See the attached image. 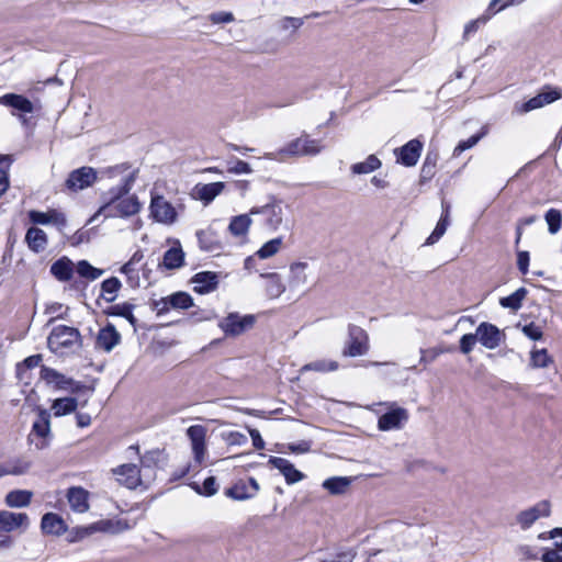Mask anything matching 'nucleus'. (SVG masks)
Wrapping results in <instances>:
<instances>
[{"label":"nucleus","mask_w":562,"mask_h":562,"mask_svg":"<svg viewBox=\"0 0 562 562\" xmlns=\"http://www.w3.org/2000/svg\"><path fill=\"white\" fill-rule=\"evenodd\" d=\"M137 170H133L123 177L122 183L109 191L110 199L104 203L98 211V213L89 220V223L93 221L97 215H103L104 217H128L135 215L140 210V203L135 195L121 199L127 194L132 189Z\"/></svg>","instance_id":"obj_1"},{"label":"nucleus","mask_w":562,"mask_h":562,"mask_svg":"<svg viewBox=\"0 0 562 562\" xmlns=\"http://www.w3.org/2000/svg\"><path fill=\"white\" fill-rule=\"evenodd\" d=\"M321 150L322 146L319 140L310 139L307 135H302L301 137L288 143L278 151L265 154V158L269 160L285 161L289 158L300 156H315L321 153Z\"/></svg>","instance_id":"obj_2"},{"label":"nucleus","mask_w":562,"mask_h":562,"mask_svg":"<svg viewBox=\"0 0 562 562\" xmlns=\"http://www.w3.org/2000/svg\"><path fill=\"white\" fill-rule=\"evenodd\" d=\"M79 340L80 333L77 328L58 325L50 331L47 338V346L53 352H61L64 349H69L77 345Z\"/></svg>","instance_id":"obj_3"},{"label":"nucleus","mask_w":562,"mask_h":562,"mask_svg":"<svg viewBox=\"0 0 562 562\" xmlns=\"http://www.w3.org/2000/svg\"><path fill=\"white\" fill-rule=\"evenodd\" d=\"M562 98V90L559 87L544 86L541 91L521 104H515V111L525 114L530 111L543 108Z\"/></svg>","instance_id":"obj_4"},{"label":"nucleus","mask_w":562,"mask_h":562,"mask_svg":"<svg viewBox=\"0 0 562 562\" xmlns=\"http://www.w3.org/2000/svg\"><path fill=\"white\" fill-rule=\"evenodd\" d=\"M41 379L45 381L46 384L54 385L58 390H70L72 393L91 391L86 385L76 382L71 378H67L66 375L59 373L57 370L46 366L41 367Z\"/></svg>","instance_id":"obj_5"},{"label":"nucleus","mask_w":562,"mask_h":562,"mask_svg":"<svg viewBox=\"0 0 562 562\" xmlns=\"http://www.w3.org/2000/svg\"><path fill=\"white\" fill-rule=\"evenodd\" d=\"M149 211L151 217L161 224L171 225L176 223L178 213L175 206L162 195L151 192Z\"/></svg>","instance_id":"obj_6"},{"label":"nucleus","mask_w":562,"mask_h":562,"mask_svg":"<svg viewBox=\"0 0 562 562\" xmlns=\"http://www.w3.org/2000/svg\"><path fill=\"white\" fill-rule=\"evenodd\" d=\"M368 350V334L361 327L350 324L348 326V340L342 355L345 357H358L366 355Z\"/></svg>","instance_id":"obj_7"},{"label":"nucleus","mask_w":562,"mask_h":562,"mask_svg":"<svg viewBox=\"0 0 562 562\" xmlns=\"http://www.w3.org/2000/svg\"><path fill=\"white\" fill-rule=\"evenodd\" d=\"M255 322L254 315L240 316L238 313H229L220 322L218 326L226 336L236 337L251 328Z\"/></svg>","instance_id":"obj_8"},{"label":"nucleus","mask_w":562,"mask_h":562,"mask_svg":"<svg viewBox=\"0 0 562 562\" xmlns=\"http://www.w3.org/2000/svg\"><path fill=\"white\" fill-rule=\"evenodd\" d=\"M249 214L262 215L263 226L270 232H276L283 222V207L281 202L277 200L260 207H252Z\"/></svg>","instance_id":"obj_9"},{"label":"nucleus","mask_w":562,"mask_h":562,"mask_svg":"<svg viewBox=\"0 0 562 562\" xmlns=\"http://www.w3.org/2000/svg\"><path fill=\"white\" fill-rule=\"evenodd\" d=\"M113 472L122 484L132 490L138 486L147 487L151 483L145 480L143 470L135 464H122Z\"/></svg>","instance_id":"obj_10"},{"label":"nucleus","mask_w":562,"mask_h":562,"mask_svg":"<svg viewBox=\"0 0 562 562\" xmlns=\"http://www.w3.org/2000/svg\"><path fill=\"white\" fill-rule=\"evenodd\" d=\"M551 505L549 501H541L532 507L520 512L516 516V521L522 530L529 529L539 518L549 517Z\"/></svg>","instance_id":"obj_11"},{"label":"nucleus","mask_w":562,"mask_h":562,"mask_svg":"<svg viewBox=\"0 0 562 562\" xmlns=\"http://www.w3.org/2000/svg\"><path fill=\"white\" fill-rule=\"evenodd\" d=\"M133 527L126 519H108V520H100L95 524H92L88 527H82L79 529L78 533L80 537L89 536L95 531H103L109 532L112 535L123 532L125 530H128Z\"/></svg>","instance_id":"obj_12"},{"label":"nucleus","mask_w":562,"mask_h":562,"mask_svg":"<svg viewBox=\"0 0 562 562\" xmlns=\"http://www.w3.org/2000/svg\"><path fill=\"white\" fill-rule=\"evenodd\" d=\"M475 334L481 345L491 350L497 348L505 340V334L497 326L487 322L481 323Z\"/></svg>","instance_id":"obj_13"},{"label":"nucleus","mask_w":562,"mask_h":562,"mask_svg":"<svg viewBox=\"0 0 562 562\" xmlns=\"http://www.w3.org/2000/svg\"><path fill=\"white\" fill-rule=\"evenodd\" d=\"M0 104L15 110L18 113L12 112V115H18L23 123L26 122L23 114L33 113L36 110L35 104L31 100L18 93H5L1 95Z\"/></svg>","instance_id":"obj_14"},{"label":"nucleus","mask_w":562,"mask_h":562,"mask_svg":"<svg viewBox=\"0 0 562 562\" xmlns=\"http://www.w3.org/2000/svg\"><path fill=\"white\" fill-rule=\"evenodd\" d=\"M29 218L33 224H41V225H54L60 233H64V229L67 226V217L66 214L55 210L50 209L47 212H41V211H30L29 212Z\"/></svg>","instance_id":"obj_15"},{"label":"nucleus","mask_w":562,"mask_h":562,"mask_svg":"<svg viewBox=\"0 0 562 562\" xmlns=\"http://www.w3.org/2000/svg\"><path fill=\"white\" fill-rule=\"evenodd\" d=\"M187 436L191 441L194 461L202 464L206 454L205 437L206 428L202 425H193L187 429Z\"/></svg>","instance_id":"obj_16"},{"label":"nucleus","mask_w":562,"mask_h":562,"mask_svg":"<svg viewBox=\"0 0 562 562\" xmlns=\"http://www.w3.org/2000/svg\"><path fill=\"white\" fill-rule=\"evenodd\" d=\"M97 172L91 167H81L71 171L66 180V187L71 191L83 190L94 183Z\"/></svg>","instance_id":"obj_17"},{"label":"nucleus","mask_w":562,"mask_h":562,"mask_svg":"<svg viewBox=\"0 0 562 562\" xmlns=\"http://www.w3.org/2000/svg\"><path fill=\"white\" fill-rule=\"evenodd\" d=\"M166 454L164 450L154 449L147 451L140 458V469L144 472L146 481L153 482L156 477V469L161 468L166 462Z\"/></svg>","instance_id":"obj_18"},{"label":"nucleus","mask_w":562,"mask_h":562,"mask_svg":"<svg viewBox=\"0 0 562 562\" xmlns=\"http://www.w3.org/2000/svg\"><path fill=\"white\" fill-rule=\"evenodd\" d=\"M423 150V143L418 139H412L404 146L396 148L394 154L396 161L406 166L413 167L417 164Z\"/></svg>","instance_id":"obj_19"},{"label":"nucleus","mask_w":562,"mask_h":562,"mask_svg":"<svg viewBox=\"0 0 562 562\" xmlns=\"http://www.w3.org/2000/svg\"><path fill=\"white\" fill-rule=\"evenodd\" d=\"M408 419V412L403 407H395L381 415L378 420V427L382 431L402 428Z\"/></svg>","instance_id":"obj_20"},{"label":"nucleus","mask_w":562,"mask_h":562,"mask_svg":"<svg viewBox=\"0 0 562 562\" xmlns=\"http://www.w3.org/2000/svg\"><path fill=\"white\" fill-rule=\"evenodd\" d=\"M121 342V334L116 330L115 326L109 323L101 328L95 339V347L110 352Z\"/></svg>","instance_id":"obj_21"},{"label":"nucleus","mask_w":562,"mask_h":562,"mask_svg":"<svg viewBox=\"0 0 562 562\" xmlns=\"http://www.w3.org/2000/svg\"><path fill=\"white\" fill-rule=\"evenodd\" d=\"M191 282L194 284L193 290L199 294L213 292L218 285V276L216 272L202 271L195 273Z\"/></svg>","instance_id":"obj_22"},{"label":"nucleus","mask_w":562,"mask_h":562,"mask_svg":"<svg viewBox=\"0 0 562 562\" xmlns=\"http://www.w3.org/2000/svg\"><path fill=\"white\" fill-rule=\"evenodd\" d=\"M268 462L283 474L288 484H294L304 479V474L284 458L270 457Z\"/></svg>","instance_id":"obj_23"},{"label":"nucleus","mask_w":562,"mask_h":562,"mask_svg":"<svg viewBox=\"0 0 562 562\" xmlns=\"http://www.w3.org/2000/svg\"><path fill=\"white\" fill-rule=\"evenodd\" d=\"M38 417L32 426L31 435H36L42 438L41 442H36L37 449H44L46 447L45 439L50 432V414L47 409L38 407Z\"/></svg>","instance_id":"obj_24"},{"label":"nucleus","mask_w":562,"mask_h":562,"mask_svg":"<svg viewBox=\"0 0 562 562\" xmlns=\"http://www.w3.org/2000/svg\"><path fill=\"white\" fill-rule=\"evenodd\" d=\"M29 526V517L24 513L0 510V531L11 532L20 527Z\"/></svg>","instance_id":"obj_25"},{"label":"nucleus","mask_w":562,"mask_h":562,"mask_svg":"<svg viewBox=\"0 0 562 562\" xmlns=\"http://www.w3.org/2000/svg\"><path fill=\"white\" fill-rule=\"evenodd\" d=\"M89 493L79 486L70 487L67 492L68 503L74 512L85 513L89 509Z\"/></svg>","instance_id":"obj_26"},{"label":"nucleus","mask_w":562,"mask_h":562,"mask_svg":"<svg viewBox=\"0 0 562 562\" xmlns=\"http://www.w3.org/2000/svg\"><path fill=\"white\" fill-rule=\"evenodd\" d=\"M224 188V182H211L206 184H196L194 187V192L201 201L207 204L220 195Z\"/></svg>","instance_id":"obj_27"},{"label":"nucleus","mask_w":562,"mask_h":562,"mask_svg":"<svg viewBox=\"0 0 562 562\" xmlns=\"http://www.w3.org/2000/svg\"><path fill=\"white\" fill-rule=\"evenodd\" d=\"M50 273L58 281H69L74 274V262L68 257H61L50 266Z\"/></svg>","instance_id":"obj_28"},{"label":"nucleus","mask_w":562,"mask_h":562,"mask_svg":"<svg viewBox=\"0 0 562 562\" xmlns=\"http://www.w3.org/2000/svg\"><path fill=\"white\" fill-rule=\"evenodd\" d=\"M25 241L29 248L34 252L43 251L47 246L46 233L37 227H30L25 234Z\"/></svg>","instance_id":"obj_29"},{"label":"nucleus","mask_w":562,"mask_h":562,"mask_svg":"<svg viewBox=\"0 0 562 562\" xmlns=\"http://www.w3.org/2000/svg\"><path fill=\"white\" fill-rule=\"evenodd\" d=\"M134 308V304L124 302L109 306L106 310H104V314L108 316L124 317L134 328H136L137 318L133 314Z\"/></svg>","instance_id":"obj_30"},{"label":"nucleus","mask_w":562,"mask_h":562,"mask_svg":"<svg viewBox=\"0 0 562 562\" xmlns=\"http://www.w3.org/2000/svg\"><path fill=\"white\" fill-rule=\"evenodd\" d=\"M41 528L49 535H61L66 531V525L61 517L54 513H47L42 517Z\"/></svg>","instance_id":"obj_31"},{"label":"nucleus","mask_w":562,"mask_h":562,"mask_svg":"<svg viewBox=\"0 0 562 562\" xmlns=\"http://www.w3.org/2000/svg\"><path fill=\"white\" fill-rule=\"evenodd\" d=\"M200 248L204 251H216L222 248L216 233L212 228L196 232Z\"/></svg>","instance_id":"obj_32"},{"label":"nucleus","mask_w":562,"mask_h":562,"mask_svg":"<svg viewBox=\"0 0 562 562\" xmlns=\"http://www.w3.org/2000/svg\"><path fill=\"white\" fill-rule=\"evenodd\" d=\"M184 263V252L180 245L169 248L162 258V266L168 270L179 269Z\"/></svg>","instance_id":"obj_33"},{"label":"nucleus","mask_w":562,"mask_h":562,"mask_svg":"<svg viewBox=\"0 0 562 562\" xmlns=\"http://www.w3.org/2000/svg\"><path fill=\"white\" fill-rule=\"evenodd\" d=\"M122 282L116 277H111L101 282V293L99 299H103L109 303L116 300Z\"/></svg>","instance_id":"obj_34"},{"label":"nucleus","mask_w":562,"mask_h":562,"mask_svg":"<svg viewBox=\"0 0 562 562\" xmlns=\"http://www.w3.org/2000/svg\"><path fill=\"white\" fill-rule=\"evenodd\" d=\"M33 493L26 490H14L7 494L5 504L12 508H21L29 506L32 499Z\"/></svg>","instance_id":"obj_35"},{"label":"nucleus","mask_w":562,"mask_h":562,"mask_svg":"<svg viewBox=\"0 0 562 562\" xmlns=\"http://www.w3.org/2000/svg\"><path fill=\"white\" fill-rule=\"evenodd\" d=\"M352 480L347 476H333L323 482V487L331 495H341L350 486Z\"/></svg>","instance_id":"obj_36"},{"label":"nucleus","mask_w":562,"mask_h":562,"mask_svg":"<svg viewBox=\"0 0 562 562\" xmlns=\"http://www.w3.org/2000/svg\"><path fill=\"white\" fill-rule=\"evenodd\" d=\"M250 214H241L234 216L228 225V231L232 235L239 237L245 236L251 225Z\"/></svg>","instance_id":"obj_37"},{"label":"nucleus","mask_w":562,"mask_h":562,"mask_svg":"<svg viewBox=\"0 0 562 562\" xmlns=\"http://www.w3.org/2000/svg\"><path fill=\"white\" fill-rule=\"evenodd\" d=\"M78 401L75 397L56 398L53 402L52 409L56 417L68 415L76 411Z\"/></svg>","instance_id":"obj_38"},{"label":"nucleus","mask_w":562,"mask_h":562,"mask_svg":"<svg viewBox=\"0 0 562 562\" xmlns=\"http://www.w3.org/2000/svg\"><path fill=\"white\" fill-rule=\"evenodd\" d=\"M261 277L268 280L266 291L269 297H279L285 291V286L278 273H261Z\"/></svg>","instance_id":"obj_39"},{"label":"nucleus","mask_w":562,"mask_h":562,"mask_svg":"<svg viewBox=\"0 0 562 562\" xmlns=\"http://www.w3.org/2000/svg\"><path fill=\"white\" fill-rule=\"evenodd\" d=\"M225 496L234 501H247L252 498L249 486L245 481H238L224 491Z\"/></svg>","instance_id":"obj_40"},{"label":"nucleus","mask_w":562,"mask_h":562,"mask_svg":"<svg viewBox=\"0 0 562 562\" xmlns=\"http://www.w3.org/2000/svg\"><path fill=\"white\" fill-rule=\"evenodd\" d=\"M527 293H528L527 289L519 288L510 295L502 297L499 300V304L504 308L518 311L521 307L522 301L526 297Z\"/></svg>","instance_id":"obj_41"},{"label":"nucleus","mask_w":562,"mask_h":562,"mask_svg":"<svg viewBox=\"0 0 562 562\" xmlns=\"http://www.w3.org/2000/svg\"><path fill=\"white\" fill-rule=\"evenodd\" d=\"M76 271L79 277L89 281H94L104 273L103 269L93 267L88 260L85 259L77 262Z\"/></svg>","instance_id":"obj_42"},{"label":"nucleus","mask_w":562,"mask_h":562,"mask_svg":"<svg viewBox=\"0 0 562 562\" xmlns=\"http://www.w3.org/2000/svg\"><path fill=\"white\" fill-rule=\"evenodd\" d=\"M381 160L375 155H370L364 161L351 166L353 175H367L381 167Z\"/></svg>","instance_id":"obj_43"},{"label":"nucleus","mask_w":562,"mask_h":562,"mask_svg":"<svg viewBox=\"0 0 562 562\" xmlns=\"http://www.w3.org/2000/svg\"><path fill=\"white\" fill-rule=\"evenodd\" d=\"M308 265L306 262H294L290 266L291 272V285L299 286L307 282V276L305 273Z\"/></svg>","instance_id":"obj_44"},{"label":"nucleus","mask_w":562,"mask_h":562,"mask_svg":"<svg viewBox=\"0 0 562 562\" xmlns=\"http://www.w3.org/2000/svg\"><path fill=\"white\" fill-rule=\"evenodd\" d=\"M487 132L488 128L486 126H483L477 134L472 135L465 140L459 142V144L453 149V156H459L464 150L474 147L487 134Z\"/></svg>","instance_id":"obj_45"},{"label":"nucleus","mask_w":562,"mask_h":562,"mask_svg":"<svg viewBox=\"0 0 562 562\" xmlns=\"http://www.w3.org/2000/svg\"><path fill=\"white\" fill-rule=\"evenodd\" d=\"M171 308L187 310L193 305L192 296L187 292H176L168 296Z\"/></svg>","instance_id":"obj_46"},{"label":"nucleus","mask_w":562,"mask_h":562,"mask_svg":"<svg viewBox=\"0 0 562 562\" xmlns=\"http://www.w3.org/2000/svg\"><path fill=\"white\" fill-rule=\"evenodd\" d=\"M281 246H282V238L281 237L273 238V239L267 241L266 244H263L260 247V249L256 252V255L260 259L270 258V257L274 256L280 250Z\"/></svg>","instance_id":"obj_47"},{"label":"nucleus","mask_w":562,"mask_h":562,"mask_svg":"<svg viewBox=\"0 0 562 562\" xmlns=\"http://www.w3.org/2000/svg\"><path fill=\"white\" fill-rule=\"evenodd\" d=\"M338 369V362L333 360H316L305 364L302 371L329 372Z\"/></svg>","instance_id":"obj_48"},{"label":"nucleus","mask_w":562,"mask_h":562,"mask_svg":"<svg viewBox=\"0 0 562 562\" xmlns=\"http://www.w3.org/2000/svg\"><path fill=\"white\" fill-rule=\"evenodd\" d=\"M42 362V355H33L27 358H25L22 362L16 364V376L19 380L24 379V374L29 369H33L35 367H38Z\"/></svg>","instance_id":"obj_49"},{"label":"nucleus","mask_w":562,"mask_h":562,"mask_svg":"<svg viewBox=\"0 0 562 562\" xmlns=\"http://www.w3.org/2000/svg\"><path fill=\"white\" fill-rule=\"evenodd\" d=\"M194 491L204 496H213L218 491V485L216 483V479L214 476H209L204 480L203 485L200 486L199 484H193Z\"/></svg>","instance_id":"obj_50"},{"label":"nucleus","mask_w":562,"mask_h":562,"mask_svg":"<svg viewBox=\"0 0 562 562\" xmlns=\"http://www.w3.org/2000/svg\"><path fill=\"white\" fill-rule=\"evenodd\" d=\"M548 229L551 234H557L561 228L562 214L559 210L550 209L544 215Z\"/></svg>","instance_id":"obj_51"},{"label":"nucleus","mask_w":562,"mask_h":562,"mask_svg":"<svg viewBox=\"0 0 562 562\" xmlns=\"http://www.w3.org/2000/svg\"><path fill=\"white\" fill-rule=\"evenodd\" d=\"M530 361L533 368H546L552 362V359L548 355L547 349H541L531 352Z\"/></svg>","instance_id":"obj_52"},{"label":"nucleus","mask_w":562,"mask_h":562,"mask_svg":"<svg viewBox=\"0 0 562 562\" xmlns=\"http://www.w3.org/2000/svg\"><path fill=\"white\" fill-rule=\"evenodd\" d=\"M450 224V221H447V216L445 218H440L430 234V236L426 240V245H434L437 243L446 233L448 226Z\"/></svg>","instance_id":"obj_53"},{"label":"nucleus","mask_w":562,"mask_h":562,"mask_svg":"<svg viewBox=\"0 0 562 562\" xmlns=\"http://www.w3.org/2000/svg\"><path fill=\"white\" fill-rule=\"evenodd\" d=\"M453 347H435L429 350H422L420 362H432L435 361L441 353L451 352Z\"/></svg>","instance_id":"obj_54"},{"label":"nucleus","mask_w":562,"mask_h":562,"mask_svg":"<svg viewBox=\"0 0 562 562\" xmlns=\"http://www.w3.org/2000/svg\"><path fill=\"white\" fill-rule=\"evenodd\" d=\"M9 470L11 475H22L25 474L30 468L31 462L22 459H18L11 462H8Z\"/></svg>","instance_id":"obj_55"},{"label":"nucleus","mask_w":562,"mask_h":562,"mask_svg":"<svg viewBox=\"0 0 562 562\" xmlns=\"http://www.w3.org/2000/svg\"><path fill=\"white\" fill-rule=\"evenodd\" d=\"M476 341H477L476 334L463 335L460 339V351L464 355L470 353L473 350Z\"/></svg>","instance_id":"obj_56"},{"label":"nucleus","mask_w":562,"mask_h":562,"mask_svg":"<svg viewBox=\"0 0 562 562\" xmlns=\"http://www.w3.org/2000/svg\"><path fill=\"white\" fill-rule=\"evenodd\" d=\"M150 307L153 311L157 313L158 316H161L170 311L171 305L168 302V296H166L159 300H153L150 303Z\"/></svg>","instance_id":"obj_57"},{"label":"nucleus","mask_w":562,"mask_h":562,"mask_svg":"<svg viewBox=\"0 0 562 562\" xmlns=\"http://www.w3.org/2000/svg\"><path fill=\"white\" fill-rule=\"evenodd\" d=\"M356 558V552L352 550H347L339 552L333 557L322 560V562H352Z\"/></svg>","instance_id":"obj_58"},{"label":"nucleus","mask_w":562,"mask_h":562,"mask_svg":"<svg viewBox=\"0 0 562 562\" xmlns=\"http://www.w3.org/2000/svg\"><path fill=\"white\" fill-rule=\"evenodd\" d=\"M228 172L241 175V173H251L252 169L250 165L244 160H235V162L228 167Z\"/></svg>","instance_id":"obj_59"},{"label":"nucleus","mask_w":562,"mask_h":562,"mask_svg":"<svg viewBox=\"0 0 562 562\" xmlns=\"http://www.w3.org/2000/svg\"><path fill=\"white\" fill-rule=\"evenodd\" d=\"M488 18H490V15H482L479 19L470 21L469 23H467L465 26H464L463 37L467 38L471 33L476 32L479 26H480V24L486 23Z\"/></svg>","instance_id":"obj_60"},{"label":"nucleus","mask_w":562,"mask_h":562,"mask_svg":"<svg viewBox=\"0 0 562 562\" xmlns=\"http://www.w3.org/2000/svg\"><path fill=\"white\" fill-rule=\"evenodd\" d=\"M522 333L531 340H539L542 337V330L540 329L539 326H536L533 323L525 325L522 327Z\"/></svg>","instance_id":"obj_61"},{"label":"nucleus","mask_w":562,"mask_h":562,"mask_svg":"<svg viewBox=\"0 0 562 562\" xmlns=\"http://www.w3.org/2000/svg\"><path fill=\"white\" fill-rule=\"evenodd\" d=\"M529 252L528 251H518L517 254V267H518V270L522 273V274H527L528 272V267H529Z\"/></svg>","instance_id":"obj_62"},{"label":"nucleus","mask_w":562,"mask_h":562,"mask_svg":"<svg viewBox=\"0 0 562 562\" xmlns=\"http://www.w3.org/2000/svg\"><path fill=\"white\" fill-rule=\"evenodd\" d=\"M210 20H211L214 24H220V23H229V22H233V21H234V15H233V13H231V12L220 11V12L212 13V14L210 15Z\"/></svg>","instance_id":"obj_63"},{"label":"nucleus","mask_w":562,"mask_h":562,"mask_svg":"<svg viewBox=\"0 0 562 562\" xmlns=\"http://www.w3.org/2000/svg\"><path fill=\"white\" fill-rule=\"evenodd\" d=\"M541 560L543 562H562V554L554 549L547 550L542 557Z\"/></svg>","instance_id":"obj_64"}]
</instances>
